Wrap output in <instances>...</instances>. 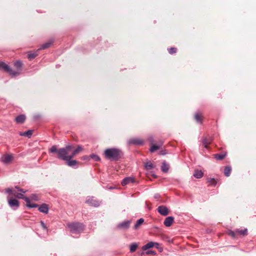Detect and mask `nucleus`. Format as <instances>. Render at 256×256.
<instances>
[{
	"instance_id": "45",
	"label": "nucleus",
	"mask_w": 256,
	"mask_h": 256,
	"mask_svg": "<svg viewBox=\"0 0 256 256\" xmlns=\"http://www.w3.org/2000/svg\"><path fill=\"white\" fill-rule=\"evenodd\" d=\"M155 246L157 248H158L159 246Z\"/></svg>"
},
{
	"instance_id": "29",
	"label": "nucleus",
	"mask_w": 256,
	"mask_h": 256,
	"mask_svg": "<svg viewBox=\"0 0 256 256\" xmlns=\"http://www.w3.org/2000/svg\"><path fill=\"white\" fill-rule=\"evenodd\" d=\"M138 247V245L136 243H132L130 246V250L131 252H135Z\"/></svg>"
},
{
	"instance_id": "38",
	"label": "nucleus",
	"mask_w": 256,
	"mask_h": 256,
	"mask_svg": "<svg viewBox=\"0 0 256 256\" xmlns=\"http://www.w3.org/2000/svg\"><path fill=\"white\" fill-rule=\"evenodd\" d=\"M15 188H16L18 192H20V194H25L26 192V191H27V190H23L22 188H19L18 186H16L15 187Z\"/></svg>"
},
{
	"instance_id": "44",
	"label": "nucleus",
	"mask_w": 256,
	"mask_h": 256,
	"mask_svg": "<svg viewBox=\"0 0 256 256\" xmlns=\"http://www.w3.org/2000/svg\"><path fill=\"white\" fill-rule=\"evenodd\" d=\"M159 197V194H156L154 195V198H157Z\"/></svg>"
},
{
	"instance_id": "25",
	"label": "nucleus",
	"mask_w": 256,
	"mask_h": 256,
	"mask_svg": "<svg viewBox=\"0 0 256 256\" xmlns=\"http://www.w3.org/2000/svg\"><path fill=\"white\" fill-rule=\"evenodd\" d=\"M226 156V154H218L214 155V158L218 160H222Z\"/></svg>"
},
{
	"instance_id": "10",
	"label": "nucleus",
	"mask_w": 256,
	"mask_h": 256,
	"mask_svg": "<svg viewBox=\"0 0 256 256\" xmlns=\"http://www.w3.org/2000/svg\"><path fill=\"white\" fill-rule=\"evenodd\" d=\"M136 180L134 177L130 176V177H126L124 178L121 184L122 186H125L126 185L130 184V183H134L135 182Z\"/></svg>"
},
{
	"instance_id": "6",
	"label": "nucleus",
	"mask_w": 256,
	"mask_h": 256,
	"mask_svg": "<svg viewBox=\"0 0 256 256\" xmlns=\"http://www.w3.org/2000/svg\"><path fill=\"white\" fill-rule=\"evenodd\" d=\"M8 202L10 206L14 210H17L20 206L19 202L18 200L12 198L9 196H8Z\"/></svg>"
},
{
	"instance_id": "15",
	"label": "nucleus",
	"mask_w": 256,
	"mask_h": 256,
	"mask_svg": "<svg viewBox=\"0 0 256 256\" xmlns=\"http://www.w3.org/2000/svg\"><path fill=\"white\" fill-rule=\"evenodd\" d=\"M174 222V218L170 216L166 218L164 224L166 227L170 226Z\"/></svg>"
},
{
	"instance_id": "12",
	"label": "nucleus",
	"mask_w": 256,
	"mask_h": 256,
	"mask_svg": "<svg viewBox=\"0 0 256 256\" xmlns=\"http://www.w3.org/2000/svg\"><path fill=\"white\" fill-rule=\"evenodd\" d=\"M12 159L13 156L10 154L4 155L1 158L2 162L5 164H9L12 160Z\"/></svg>"
},
{
	"instance_id": "34",
	"label": "nucleus",
	"mask_w": 256,
	"mask_h": 256,
	"mask_svg": "<svg viewBox=\"0 0 256 256\" xmlns=\"http://www.w3.org/2000/svg\"><path fill=\"white\" fill-rule=\"evenodd\" d=\"M194 118H195L196 120L198 122L202 124V119H201L200 116L198 113H196L195 114Z\"/></svg>"
},
{
	"instance_id": "5",
	"label": "nucleus",
	"mask_w": 256,
	"mask_h": 256,
	"mask_svg": "<svg viewBox=\"0 0 256 256\" xmlns=\"http://www.w3.org/2000/svg\"><path fill=\"white\" fill-rule=\"evenodd\" d=\"M6 192L8 194V196L10 197V196H14L18 198L23 200H24V198L26 197L24 196L22 194L18 192L14 189L13 188H8L6 189Z\"/></svg>"
},
{
	"instance_id": "8",
	"label": "nucleus",
	"mask_w": 256,
	"mask_h": 256,
	"mask_svg": "<svg viewBox=\"0 0 256 256\" xmlns=\"http://www.w3.org/2000/svg\"><path fill=\"white\" fill-rule=\"evenodd\" d=\"M131 223V220H128L118 224L117 228L120 230H128Z\"/></svg>"
},
{
	"instance_id": "17",
	"label": "nucleus",
	"mask_w": 256,
	"mask_h": 256,
	"mask_svg": "<svg viewBox=\"0 0 256 256\" xmlns=\"http://www.w3.org/2000/svg\"><path fill=\"white\" fill-rule=\"evenodd\" d=\"M26 120V116L24 114H20L16 118V121L17 123L22 124Z\"/></svg>"
},
{
	"instance_id": "35",
	"label": "nucleus",
	"mask_w": 256,
	"mask_h": 256,
	"mask_svg": "<svg viewBox=\"0 0 256 256\" xmlns=\"http://www.w3.org/2000/svg\"><path fill=\"white\" fill-rule=\"evenodd\" d=\"M29 198L34 201H38L39 200L38 196L36 194H32Z\"/></svg>"
},
{
	"instance_id": "20",
	"label": "nucleus",
	"mask_w": 256,
	"mask_h": 256,
	"mask_svg": "<svg viewBox=\"0 0 256 256\" xmlns=\"http://www.w3.org/2000/svg\"><path fill=\"white\" fill-rule=\"evenodd\" d=\"M22 64L20 60H17L14 63V66L17 68L16 72H19V74H20Z\"/></svg>"
},
{
	"instance_id": "23",
	"label": "nucleus",
	"mask_w": 256,
	"mask_h": 256,
	"mask_svg": "<svg viewBox=\"0 0 256 256\" xmlns=\"http://www.w3.org/2000/svg\"><path fill=\"white\" fill-rule=\"evenodd\" d=\"M236 232L239 234L240 235H242V236H246L248 234V230L247 228H244V229H242V230H240V229H237L236 230Z\"/></svg>"
},
{
	"instance_id": "19",
	"label": "nucleus",
	"mask_w": 256,
	"mask_h": 256,
	"mask_svg": "<svg viewBox=\"0 0 256 256\" xmlns=\"http://www.w3.org/2000/svg\"><path fill=\"white\" fill-rule=\"evenodd\" d=\"M66 160L67 162V164L70 167H74L77 164V161L76 160H71V159L68 160Z\"/></svg>"
},
{
	"instance_id": "33",
	"label": "nucleus",
	"mask_w": 256,
	"mask_h": 256,
	"mask_svg": "<svg viewBox=\"0 0 256 256\" xmlns=\"http://www.w3.org/2000/svg\"><path fill=\"white\" fill-rule=\"evenodd\" d=\"M38 54L37 52H32V53H28V58L30 60H32V59H34V58H35L38 56Z\"/></svg>"
},
{
	"instance_id": "37",
	"label": "nucleus",
	"mask_w": 256,
	"mask_h": 256,
	"mask_svg": "<svg viewBox=\"0 0 256 256\" xmlns=\"http://www.w3.org/2000/svg\"><path fill=\"white\" fill-rule=\"evenodd\" d=\"M208 182L210 184L212 185H215L216 183V180L214 178H210Z\"/></svg>"
},
{
	"instance_id": "24",
	"label": "nucleus",
	"mask_w": 256,
	"mask_h": 256,
	"mask_svg": "<svg viewBox=\"0 0 256 256\" xmlns=\"http://www.w3.org/2000/svg\"><path fill=\"white\" fill-rule=\"evenodd\" d=\"M232 168L230 166H226L224 170V174L226 176H229L230 174Z\"/></svg>"
},
{
	"instance_id": "36",
	"label": "nucleus",
	"mask_w": 256,
	"mask_h": 256,
	"mask_svg": "<svg viewBox=\"0 0 256 256\" xmlns=\"http://www.w3.org/2000/svg\"><path fill=\"white\" fill-rule=\"evenodd\" d=\"M176 50H177L176 48H171L168 49V52L170 54H174L176 53Z\"/></svg>"
},
{
	"instance_id": "4",
	"label": "nucleus",
	"mask_w": 256,
	"mask_h": 256,
	"mask_svg": "<svg viewBox=\"0 0 256 256\" xmlns=\"http://www.w3.org/2000/svg\"><path fill=\"white\" fill-rule=\"evenodd\" d=\"M0 68L3 69L6 72H8L12 76H15L19 75V72H16L12 70V68L6 64L4 62H0Z\"/></svg>"
},
{
	"instance_id": "16",
	"label": "nucleus",
	"mask_w": 256,
	"mask_h": 256,
	"mask_svg": "<svg viewBox=\"0 0 256 256\" xmlns=\"http://www.w3.org/2000/svg\"><path fill=\"white\" fill-rule=\"evenodd\" d=\"M24 200L26 202V206L29 208H34L38 206V204H30V199L28 197L24 198Z\"/></svg>"
},
{
	"instance_id": "22",
	"label": "nucleus",
	"mask_w": 256,
	"mask_h": 256,
	"mask_svg": "<svg viewBox=\"0 0 256 256\" xmlns=\"http://www.w3.org/2000/svg\"><path fill=\"white\" fill-rule=\"evenodd\" d=\"M203 172L200 170H196L194 171V172L193 174L194 176L196 178H200L202 177L203 176Z\"/></svg>"
},
{
	"instance_id": "21",
	"label": "nucleus",
	"mask_w": 256,
	"mask_h": 256,
	"mask_svg": "<svg viewBox=\"0 0 256 256\" xmlns=\"http://www.w3.org/2000/svg\"><path fill=\"white\" fill-rule=\"evenodd\" d=\"M212 140L206 138H204L202 140V143L204 147L206 148H208V146L210 144Z\"/></svg>"
},
{
	"instance_id": "43",
	"label": "nucleus",
	"mask_w": 256,
	"mask_h": 256,
	"mask_svg": "<svg viewBox=\"0 0 256 256\" xmlns=\"http://www.w3.org/2000/svg\"><path fill=\"white\" fill-rule=\"evenodd\" d=\"M148 139L150 142H153L154 141V138L152 137V136H148Z\"/></svg>"
},
{
	"instance_id": "7",
	"label": "nucleus",
	"mask_w": 256,
	"mask_h": 256,
	"mask_svg": "<svg viewBox=\"0 0 256 256\" xmlns=\"http://www.w3.org/2000/svg\"><path fill=\"white\" fill-rule=\"evenodd\" d=\"M128 144L130 145V144H134V145H137V146H141L143 145L144 144V142L143 140L140 138H132L130 139L128 141Z\"/></svg>"
},
{
	"instance_id": "31",
	"label": "nucleus",
	"mask_w": 256,
	"mask_h": 256,
	"mask_svg": "<svg viewBox=\"0 0 256 256\" xmlns=\"http://www.w3.org/2000/svg\"><path fill=\"white\" fill-rule=\"evenodd\" d=\"M52 41H50V42H47L43 44L41 46L40 49L44 50V49L49 48L50 46V45L52 44Z\"/></svg>"
},
{
	"instance_id": "27",
	"label": "nucleus",
	"mask_w": 256,
	"mask_h": 256,
	"mask_svg": "<svg viewBox=\"0 0 256 256\" xmlns=\"http://www.w3.org/2000/svg\"><path fill=\"white\" fill-rule=\"evenodd\" d=\"M32 134V130H28L26 132H25L22 133H20V135L22 136H26L28 138H30Z\"/></svg>"
},
{
	"instance_id": "1",
	"label": "nucleus",
	"mask_w": 256,
	"mask_h": 256,
	"mask_svg": "<svg viewBox=\"0 0 256 256\" xmlns=\"http://www.w3.org/2000/svg\"><path fill=\"white\" fill-rule=\"evenodd\" d=\"M82 150V148L80 146H78L76 149L74 150L72 146L68 145L64 148H60L59 150V157L61 158V160L72 159Z\"/></svg>"
},
{
	"instance_id": "42",
	"label": "nucleus",
	"mask_w": 256,
	"mask_h": 256,
	"mask_svg": "<svg viewBox=\"0 0 256 256\" xmlns=\"http://www.w3.org/2000/svg\"><path fill=\"white\" fill-rule=\"evenodd\" d=\"M229 234L230 235L232 238H235L236 236L235 232L233 231L230 232Z\"/></svg>"
},
{
	"instance_id": "13",
	"label": "nucleus",
	"mask_w": 256,
	"mask_h": 256,
	"mask_svg": "<svg viewBox=\"0 0 256 256\" xmlns=\"http://www.w3.org/2000/svg\"><path fill=\"white\" fill-rule=\"evenodd\" d=\"M154 246H160V244L158 242H150L143 246L142 248V249L143 250H146L149 248H153Z\"/></svg>"
},
{
	"instance_id": "3",
	"label": "nucleus",
	"mask_w": 256,
	"mask_h": 256,
	"mask_svg": "<svg viewBox=\"0 0 256 256\" xmlns=\"http://www.w3.org/2000/svg\"><path fill=\"white\" fill-rule=\"evenodd\" d=\"M67 226L72 234H79L84 229V226L82 223L76 222L68 223Z\"/></svg>"
},
{
	"instance_id": "11",
	"label": "nucleus",
	"mask_w": 256,
	"mask_h": 256,
	"mask_svg": "<svg viewBox=\"0 0 256 256\" xmlns=\"http://www.w3.org/2000/svg\"><path fill=\"white\" fill-rule=\"evenodd\" d=\"M158 212L162 216H166L168 214V208L164 206H160L158 208Z\"/></svg>"
},
{
	"instance_id": "26",
	"label": "nucleus",
	"mask_w": 256,
	"mask_h": 256,
	"mask_svg": "<svg viewBox=\"0 0 256 256\" xmlns=\"http://www.w3.org/2000/svg\"><path fill=\"white\" fill-rule=\"evenodd\" d=\"M169 169V166L168 165L166 164L165 162H163L162 164V165L161 166V170L163 172H167Z\"/></svg>"
},
{
	"instance_id": "18",
	"label": "nucleus",
	"mask_w": 256,
	"mask_h": 256,
	"mask_svg": "<svg viewBox=\"0 0 256 256\" xmlns=\"http://www.w3.org/2000/svg\"><path fill=\"white\" fill-rule=\"evenodd\" d=\"M60 150V148H59L58 150L57 149L56 146H52L50 149L49 152L50 153H58V158L61 160V158L59 157V150Z\"/></svg>"
},
{
	"instance_id": "9",
	"label": "nucleus",
	"mask_w": 256,
	"mask_h": 256,
	"mask_svg": "<svg viewBox=\"0 0 256 256\" xmlns=\"http://www.w3.org/2000/svg\"><path fill=\"white\" fill-rule=\"evenodd\" d=\"M86 202L90 206L95 207H97L100 206L99 202L94 197H88Z\"/></svg>"
},
{
	"instance_id": "41",
	"label": "nucleus",
	"mask_w": 256,
	"mask_h": 256,
	"mask_svg": "<svg viewBox=\"0 0 256 256\" xmlns=\"http://www.w3.org/2000/svg\"><path fill=\"white\" fill-rule=\"evenodd\" d=\"M40 224L44 228V229H46V230H47V228L46 226L45 225L44 223V222L42 221H41L40 222Z\"/></svg>"
},
{
	"instance_id": "40",
	"label": "nucleus",
	"mask_w": 256,
	"mask_h": 256,
	"mask_svg": "<svg viewBox=\"0 0 256 256\" xmlns=\"http://www.w3.org/2000/svg\"><path fill=\"white\" fill-rule=\"evenodd\" d=\"M146 254H156V252L154 250H148L146 252Z\"/></svg>"
},
{
	"instance_id": "30",
	"label": "nucleus",
	"mask_w": 256,
	"mask_h": 256,
	"mask_svg": "<svg viewBox=\"0 0 256 256\" xmlns=\"http://www.w3.org/2000/svg\"><path fill=\"white\" fill-rule=\"evenodd\" d=\"M162 146V144H160V145H156V144H154L152 145L150 148V151L152 152H154L155 151H156V150H158L160 148V146Z\"/></svg>"
},
{
	"instance_id": "14",
	"label": "nucleus",
	"mask_w": 256,
	"mask_h": 256,
	"mask_svg": "<svg viewBox=\"0 0 256 256\" xmlns=\"http://www.w3.org/2000/svg\"><path fill=\"white\" fill-rule=\"evenodd\" d=\"M38 210L42 213L47 214L48 212L49 208L48 204H42L40 206H38Z\"/></svg>"
},
{
	"instance_id": "28",
	"label": "nucleus",
	"mask_w": 256,
	"mask_h": 256,
	"mask_svg": "<svg viewBox=\"0 0 256 256\" xmlns=\"http://www.w3.org/2000/svg\"><path fill=\"white\" fill-rule=\"evenodd\" d=\"M144 222V220L142 218H140L136 221V222L134 226V229H137L138 228L140 225H141Z\"/></svg>"
},
{
	"instance_id": "39",
	"label": "nucleus",
	"mask_w": 256,
	"mask_h": 256,
	"mask_svg": "<svg viewBox=\"0 0 256 256\" xmlns=\"http://www.w3.org/2000/svg\"><path fill=\"white\" fill-rule=\"evenodd\" d=\"M91 158H92L95 161H99L100 160V158L97 155L92 154L91 156Z\"/></svg>"
},
{
	"instance_id": "2",
	"label": "nucleus",
	"mask_w": 256,
	"mask_h": 256,
	"mask_svg": "<svg viewBox=\"0 0 256 256\" xmlns=\"http://www.w3.org/2000/svg\"><path fill=\"white\" fill-rule=\"evenodd\" d=\"M122 154V151L116 148H108L104 151L105 157L110 160H118L120 158Z\"/></svg>"
},
{
	"instance_id": "32",
	"label": "nucleus",
	"mask_w": 256,
	"mask_h": 256,
	"mask_svg": "<svg viewBox=\"0 0 256 256\" xmlns=\"http://www.w3.org/2000/svg\"><path fill=\"white\" fill-rule=\"evenodd\" d=\"M154 168V166L153 164L151 163V162H147L146 164H145L144 165V168L146 170H152V168Z\"/></svg>"
}]
</instances>
